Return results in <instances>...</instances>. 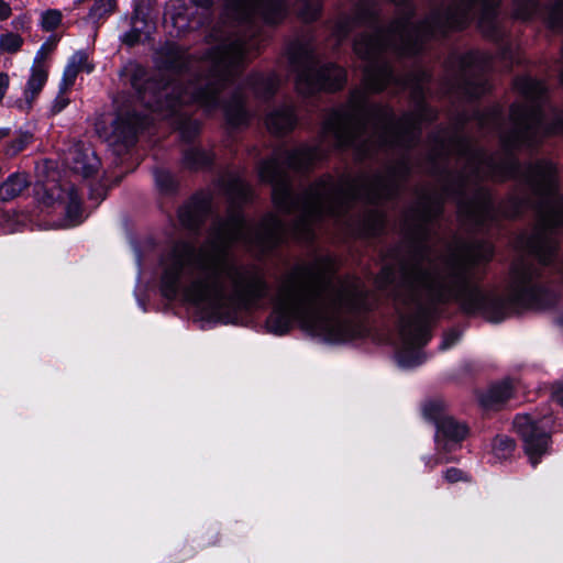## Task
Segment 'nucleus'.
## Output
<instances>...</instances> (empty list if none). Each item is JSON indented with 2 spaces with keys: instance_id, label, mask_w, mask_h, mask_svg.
<instances>
[{
  "instance_id": "nucleus-26",
  "label": "nucleus",
  "mask_w": 563,
  "mask_h": 563,
  "mask_svg": "<svg viewBox=\"0 0 563 563\" xmlns=\"http://www.w3.org/2000/svg\"><path fill=\"white\" fill-rule=\"evenodd\" d=\"M62 12L56 9H49L41 14V26L49 32L56 30L62 23Z\"/></svg>"
},
{
  "instance_id": "nucleus-18",
  "label": "nucleus",
  "mask_w": 563,
  "mask_h": 563,
  "mask_svg": "<svg viewBox=\"0 0 563 563\" xmlns=\"http://www.w3.org/2000/svg\"><path fill=\"white\" fill-rule=\"evenodd\" d=\"M150 31V24L146 22L145 18L141 15V12L136 10L131 20V30L123 35L122 41L132 46L140 42L143 35L147 36Z\"/></svg>"
},
{
  "instance_id": "nucleus-5",
  "label": "nucleus",
  "mask_w": 563,
  "mask_h": 563,
  "mask_svg": "<svg viewBox=\"0 0 563 563\" xmlns=\"http://www.w3.org/2000/svg\"><path fill=\"white\" fill-rule=\"evenodd\" d=\"M366 308V289L358 278L334 276L330 258L296 266L280 283L266 321L271 333L285 334L295 322L329 343L362 336L358 313Z\"/></svg>"
},
{
  "instance_id": "nucleus-25",
  "label": "nucleus",
  "mask_w": 563,
  "mask_h": 563,
  "mask_svg": "<svg viewBox=\"0 0 563 563\" xmlns=\"http://www.w3.org/2000/svg\"><path fill=\"white\" fill-rule=\"evenodd\" d=\"M33 140V135L29 132H19L16 136L7 145L5 154L15 156L23 151Z\"/></svg>"
},
{
  "instance_id": "nucleus-2",
  "label": "nucleus",
  "mask_w": 563,
  "mask_h": 563,
  "mask_svg": "<svg viewBox=\"0 0 563 563\" xmlns=\"http://www.w3.org/2000/svg\"><path fill=\"white\" fill-rule=\"evenodd\" d=\"M439 211L438 201H422L407 219L415 243L402 267L406 288L399 310L396 360L404 368L423 363L421 347L430 340L431 322L439 307L451 299L459 300L467 313L481 314L492 322L523 309H544L555 301V295L539 285V268L526 260L514 264L506 297L473 286V268L493 257V246L482 242L444 253L431 247L427 240L429 224Z\"/></svg>"
},
{
  "instance_id": "nucleus-34",
  "label": "nucleus",
  "mask_w": 563,
  "mask_h": 563,
  "mask_svg": "<svg viewBox=\"0 0 563 563\" xmlns=\"http://www.w3.org/2000/svg\"><path fill=\"white\" fill-rule=\"evenodd\" d=\"M444 478L450 483H455L464 479V474L461 470L451 467L444 472Z\"/></svg>"
},
{
  "instance_id": "nucleus-32",
  "label": "nucleus",
  "mask_w": 563,
  "mask_h": 563,
  "mask_svg": "<svg viewBox=\"0 0 563 563\" xmlns=\"http://www.w3.org/2000/svg\"><path fill=\"white\" fill-rule=\"evenodd\" d=\"M459 339L460 334L456 331L451 330L443 335L439 349L445 351L453 346L459 341Z\"/></svg>"
},
{
  "instance_id": "nucleus-1",
  "label": "nucleus",
  "mask_w": 563,
  "mask_h": 563,
  "mask_svg": "<svg viewBox=\"0 0 563 563\" xmlns=\"http://www.w3.org/2000/svg\"><path fill=\"white\" fill-rule=\"evenodd\" d=\"M422 47H353L364 63L363 86L351 93L346 104L332 111L325 119L322 140L317 146L301 145L292 151H278L261 163L258 176L273 185V201L284 213H294L295 220L287 228L278 217L267 214L261 223L244 219L235 209L251 197L250 186L239 176L229 177L223 185L231 201L227 219L217 220L207 240L196 247L178 242L163 260L164 273L161 290L167 299L181 297L208 316L222 322H233L235 313L251 308L267 292L262 272L236 261L230 252L234 243L258 253H266L282 242L288 233L309 241L313 225L325 217L347 223L344 214L356 200L377 203L396 192V178L407 170L402 161L388 177H322L300 196H294L287 168L307 169L325 156L331 146L353 148L360 157L371 156L376 148L404 151L417 140L423 121L434 118L431 109L421 106L415 113L396 119L387 107L372 106L367 92H379L390 85L422 91L424 74L406 78L394 75L385 60V53L398 56L417 54Z\"/></svg>"
},
{
  "instance_id": "nucleus-43",
  "label": "nucleus",
  "mask_w": 563,
  "mask_h": 563,
  "mask_svg": "<svg viewBox=\"0 0 563 563\" xmlns=\"http://www.w3.org/2000/svg\"><path fill=\"white\" fill-rule=\"evenodd\" d=\"M519 212H520V210H519V209H518V210H515V212H514V213H511L510 216H515V214H517V213H519Z\"/></svg>"
},
{
  "instance_id": "nucleus-3",
  "label": "nucleus",
  "mask_w": 563,
  "mask_h": 563,
  "mask_svg": "<svg viewBox=\"0 0 563 563\" xmlns=\"http://www.w3.org/2000/svg\"><path fill=\"white\" fill-rule=\"evenodd\" d=\"M228 16L235 23L213 34L218 44L197 67L208 69L206 75L188 73L194 60L176 43L162 46L155 56L161 70L170 73L166 82L148 80L146 70L131 64L124 68L141 102L163 119H173L184 140H191L199 132V123L192 120L185 107L196 103L206 112L220 108V95L228 91L230 98L222 104L228 123L238 128L249 122L245 109L246 91L256 98H271L279 86L276 75L253 74L243 84L235 79L244 65L260 47L253 20L261 16L265 22H280L287 13L286 0H224Z\"/></svg>"
},
{
  "instance_id": "nucleus-14",
  "label": "nucleus",
  "mask_w": 563,
  "mask_h": 563,
  "mask_svg": "<svg viewBox=\"0 0 563 563\" xmlns=\"http://www.w3.org/2000/svg\"><path fill=\"white\" fill-rule=\"evenodd\" d=\"M211 202L206 197H195L178 211L180 223L187 229H196L210 214Z\"/></svg>"
},
{
  "instance_id": "nucleus-42",
  "label": "nucleus",
  "mask_w": 563,
  "mask_h": 563,
  "mask_svg": "<svg viewBox=\"0 0 563 563\" xmlns=\"http://www.w3.org/2000/svg\"><path fill=\"white\" fill-rule=\"evenodd\" d=\"M558 269H559L560 272H562V273H563V263H562V264H560V266L558 267Z\"/></svg>"
},
{
  "instance_id": "nucleus-22",
  "label": "nucleus",
  "mask_w": 563,
  "mask_h": 563,
  "mask_svg": "<svg viewBox=\"0 0 563 563\" xmlns=\"http://www.w3.org/2000/svg\"><path fill=\"white\" fill-rule=\"evenodd\" d=\"M422 412L426 419L438 424V421L442 420L443 417L449 415L445 412V407L442 400H429L422 407Z\"/></svg>"
},
{
  "instance_id": "nucleus-37",
  "label": "nucleus",
  "mask_w": 563,
  "mask_h": 563,
  "mask_svg": "<svg viewBox=\"0 0 563 563\" xmlns=\"http://www.w3.org/2000/svg\"><path fill=\"white\" fill-rule=\"evenodd\" d=\"M45 58H46V51H45V46L43 45L41 47V49L36 53L35 58L32 64V67L37 66V68H47V66L45 64Z\"/></svg>"
},
{
  "instance_id": "nucleus-6",
  "label": "nucleus",
  "mask_w": 563,
  "mask_h": 563,
  "mask_svg": "<svg viewBox=\"0 0 563 563\" xmlns=\"http://www.w3.org/2000/svg\"><path fill=\"white\" fill-rule=\"evenodd\" d=\"M289 66L296 74V88L305 96L321 90L341 89L346 81V71L334 64L320 66L310 42L297 40L287 49Z\"/></svg>"
},
{
  "instance_id": "nucleus-29",
  "label": "nucleus",
  "mask_w": 563,
  "mask_h": 563,
  "mask_svg": "<svg viewBox=\"0 0 563 563\" xmlns=\"http://www.w3.org/2000/svg\"><path fill=\"white\" fill-rule=\"evenodd\" d=\"M156 185L163 191H169L174 188V178L169 172L156 170L155 174Z\"/></svg>"
},
{
  "instance_id": "nucleus-15",
  "label": "nucleus",
  "mask_w": 563,
  "mask_h": 563,
  "mask_svg": "<svg viewBox=\"0 0 563 563\" xmlns=\"http://www.w3.org/2000/svg\"><path fill=\"white\" fill-rule=\"evenodd\" d=\"M266 126L274 134L290 132L296 123L297 115L291 104H282L272 110L266 117Z\"/></svg>"
},
{
  "instance_id": "nucleus-39",
  "label": "nucleus",
  "mask_w": 563,
  "mask_h": 563,
  "mask_svg": "<svg viewBox=\"0 0 563 563\" xmlns=\"http://www.w3.org/2000/svg\"><path fill=\"white\" fill-rule=\"evenodd\" d=\"M11 14L12 10L10 4L4 0H0V21L9 19Z\"/></svg>"
},
{
  "instance_id": "nucleus-4",
  "label": "nucleus",
  "mask_w": 563,
  "mask_h": 563,
  "mask_svg": "<svg viewBox=\"0 0 563 563\" xmlns=\"http://www.w3.org/2000/svg\"><path fill=\"white\" fill-rule=\"evenodd\" d=\"M515 89L522 100L510 109L511 128L501 137L506 152L532 147L549 135L563 133V115L555 117L551 124L544 121L541 103L545 88L542 82L520 77L515 81ZM450 152L457 154L464 167L455 184L445 189V195L456 196L467 218L476 224H485L495 213L490 196L477 186L481 179L519 178L529 188L533 197L520 203L536 208L539 219L533 232L522 239L521 244L542 265L552 264L559 249L556 229L563 224V197L556 194L555 166L540 159L520 167L509 153L488 155L460 137L441 139L434 156Z\"/></svg>"
},
{
  "instance_id": "nucleus-13",
  "label": "nucleus",
  "mask_w": 563,
  "mask_h": 563,
  "mask_svg": "<svg viewBox=\"0 0 563 563\" xmlns=\"http://www.w3.org/2000/svg\"><path fill=\"white\" fill-rule=\"evenodd\" d=\"M47 78V68H37V66L31 67V74L25 85L23 98L12 101L11 107L19 109L20 111H29L32 108L34 100L44 88Z\"/></svg>"
},
{
  "instance_id": "nucleus-9",
  "label": "nucleus",
  "mask_w": 563,
  "mask_h": 563,
  "mask_svg": "<svg viewBox=\"0 0 563 563\" xmlns=\"http://www.w3.org/2000/svg\"><path fill=\"white\" fill-rule=\"evenodd\" d=\"M35 195L37 200L46 207L53 206L57 200L63 201L66 205L68 225L81 222L80 200L74 186L62 187L54 183L37 185Z\"/></svg>"
},
{
  "instance_id": "nucleus-27",
  "label": "nucleus",
  "mask_w": 563,
  "mask_h": 563,
  "mask_svg": "<svg viewBox=\"0 0 563 563\" xmlns=\"http://www.w3.org/2000/svg\"><path fill=\"white\" fill-rule=\"evenodd\" d=\"M114 8V0H97L90 9L89 16L98 21L110 14Z\"/></svg>"
},
{
  "instance_id": "nucleus-16",
  "label": "nucleus",
  "mask_w": 563,
  "mask_h": 563,
  "mask_svg": "<svg viewBox=\"0 0 563 563\" xmlns=\"http://www.w3.org/2000/svg\"><path fill=\"white\" fill-rule=\"evenodd\" d=\"M29 177L23 173H14L10 175L0 185V200L10 201L19 197L23 190L29 186Z\"/></svg>"
},
{
  "instance_id": "nucleus-17",
  "label": "nucleus",
  "mask_w": 563,
  "mask_h": 563,
  "mask_svg": "<svg viewBox=\"0 0 563 563\" xmlns=\"http://www.w3.org/2000/svg\"><path fill=\"white\" fill-rule=\"evenodd\" d=\"M515 390V382L512 379H504L493 385L484 395L482 401L485 406H495L509 399Z\"/></svg>"
},
{
  "instance_id": "nucleus-30",
  "label": "nucleus",
  "mask_w": 563,
  "mask_h": 563,
  "mask_svg": "<svg viewBox=\"0 0 563 563\" xmlns=\"http://www.w3.org/2000/svg\"><path fill=\"white\" fill-rule=\"evenodd\" d=\"M78 74L79 70L66 65L60 82V90H66L73 86Z\"/></svg>"
},
{
  "instance_id": "nucleus-8",
  "label": "nucleus",
  "mask_w": 563,
  "mask_h": 563,
  "mask_svg": "<svg viewBox=\"0 0 563 563\" xmlns=\"http://www.w3.org/2000/svg\"><path fill=\"white\" fill-rule=\"evenodd\" d=\"M435 427L437 455L424 460L429 467L450 462L452 457L448 454L454 451L467 434V427L451 416L443 417Z\"/></svg>"
},
{
  "instance_id": "nucleus-41",
  "label": "nucleus",
  "mask_w": 563,
  "mask_h": 563,
  "mask_svg": "<svg viewBox=\"0 0 563 563\" xmlns=\"http://www.w3.org/2000/svg\"><path fill=\"white\" fill-rule=\"evenodd\" d=\"M174 24H175V25L180 24V25H179V27H181L183 25H185V19H183L181 16H178V18H176V19L174 20Z\"/></svg>"
},
{
  "instance_id": "nucleus-33",
  "label": "nucleus",
  "mask_w": 563,
  "mask_h": 563,
  "mask_svg": "<svg viewBox=\"0 0 563 563\" xmlns=\"http://www.w3.org/2000/svg\"><path fill=\"white\" fill-rule=\"evenodd\" d=\"M87 62V55L79 51V52H76L68 60L67 63V66H70L77 70H81L82 66L86 64Z\"/></svg>"
},
{
  "instance_id": "nucleus-24",
  "label": "nucleus",
  "mask_w": 563,
  "mask_h": 563,
  "mask_svg": "<svg viewBox=\"0 0 563 563\" xmlns=\"http://www.w3.org/2000/svg\"><path fill=\"white\" fill-rule=\"evenodd\" d=\"M384 223V216L378 211H374L363 219L362 230L365 234L376 235L383 230Z\"/></svg>"
},
{
  "instance_id": "nucleus-28",
  "label": "nucleus",
  "mask_w": 563,
  "mask_h": 563,
  "mask_svg": "<svg viewBox=\"0 0 563 563\" xmlns=\"http://www.w3.org/2000/svg\"><path fill=\"white\" fill-rule=\"evenodd\" d=\"M23 44V38L14 33H7L0 36V49L8 53L18 52Z\"/></svg>"
},
{
  "instance_id": "nucleus-20",
  "label": "nucleus",
  "mask_w": 563,
  "mask_h": 563,
  "mask_svg": "<svg viewBox=\"0 0 563 563\" xmlns=\"http://www.w3.org/2000/svg\"><path fill=\"white\" fill-rule=\"evenodd\" d=\"M515 450V442L507 435H497L492 444V453L497 460L508 459Z\"/></svg>"
},
{
  "instance_id": "nucleus-11",
  "label": "nucleus",
  "mask_w": 563,
  "mask_h": 563,
  "mask_svg": "<svg viewBox=\"0 0 563 563\" xmlns=\"http://www.w3.org/2000/svg\"><path fill=\"white\" fill-rule=\"evenodd\" d=\"M542 15L553 30L563 29V0H555L544 11L540 8L539 0H516L515 15L528 20L534 15Z\"/></svg>"
},
{
  "instance_id": "nucleus-12",
  "label": "nucleus",
  "mask_w": 563,
  "mask_h": 563,
  "mask_svg": "<svg viewBox=\"0 0 563 563\" xmlns=\"http://www.w3.org/2000/svg\"><path fill=\"white\" fill-rule=\"evenodd\" d=\"M99 164L95 152L89 146L81 144L73 146L65 155V165L85 178L91 176L98 169Z\"/></svg>"
},
{
  "instance_id": "nucleus-7",
  "label": "nucleus",
  "mask_w": 563,
  "mask_h": 563,
  "mask_svg": "<svg viewBox=\"0 0 563 563\" xmlns=\"http://www.w3.org/2000/svg\"><path fill=\"white\" fill-rule=\"evenodd\" d=\"M551 419L530 415H517L514 420V429L523 442V450L532 466L549 452Z\"/></svg>"
},
{
  "instance_id": "nucleus-36",
  "label": "nucleus",
  "mask_w": 563,
  "mask_h": 563,
  "mask_svg": "<svg viewBox=\"0 0 563 563\" xmlns=\"http://www.w3.org/2000/svg\"><path fill=\"white\" fill-rule=\"evenodd\" d=\"M551 398L563 407V384L555 383L552 386Z\"/></svg>"
},
{
  "instance_id": "nucleus-40",
  "label": "nucleus",
  "mask_w": 563,
  "mask_h": 563,
  "mask_svg": "<svg viewBox=\"0 0 563 563\" xmlns=\"http://www.w3.org/2000/svg\"><path fill=\"white\" fill-rule=\"evenodd\" d=\"M197 5L208 8L211 5L212 0H192Z\"/></svg>"
},
{
  "instance_id": "nucleus-21",
  "label": "nucleus",
  "mask_w": 563,
  "mask_h": 563,
  "mask_svg": "<svg viewBox=\"0 0 563 563\" xmlns=\"http://www.w3.org/2000/svg\"><path fill=\"white\" fill-rule=\"evenodd\" d=\"M211 162L210 155L199 147H190L184 153V164L188 168H199Z\"/></svg>"
},
{
  "instance_id": "nucleus-35",
  "label": "nucleus",
  "mask_w": 563,
  "mask_h": 563,
  "mask_svg": "<svg viewBox=\"0 0 563 563\" xmlns=\"http://www.w3.org/2000/svg\"><path fill=\"white\" fill-rule=\"evenodd\" d=\"M68 103H69V99L67 97H65L63 93H60L54 100L53 106H52V111L54 113H58L62 110H64Z\"/></svg>"
},
{
  "instance_id": "nucleus-38",
  "label": "nucleus",
  "mask_w": 563,
  "mask_h": 563,
  "mask_svg": "<svg viewBox=\"0 0 563 563\" xmlns=\"http://www.w3.org/2000/svg\"><path fill=\"white\" fill-rule=\"evenodd\" d=\"M10 85V78L8 74L0 73V102L3 100Z\"/></svg>"
},
{
  "instance_id": "nucleus-10",
  "label": "nucleus",
  "mask_w": 563,
  "mask_h": 563,
  "mask_svg": "<svg viewBox=\"0 0 563 563\" xmlns=\"http://www.w3.org/2000/svg\"><path fill=\"white\" fill-rule=\"evenodd\" d=\"M460 64L466 77V92L474 98L484 93L488 88L478 75L490 67V56L485 53L470 52L462 56Z\"/></svg>"
},
{
  "instance_id": "nucleus-19",
  "label": "nucleus",
  "mask_w": 563,
  "mask_h": 563,
  "mask_svg": "<svg viewBox=\"0 0 563 563\" xmlns=\"http://www.w3.org/2000/svg\"><path fill=\"white\" fill-rule=\"evenodd\" d=\"M321 0H297L296 12L305 22H311L319 18L321 12Z\"/></svg>"
},
{
  "instance_id": "nucleus-23",
  "label": "nucleus",
  "mask_w": 563,
  "mask_h": 563,
  "mask_svg": "<svg viewBox=\"0 0 563 563\" xmlns=\"http://www.w3.org/2000/svg\"><path fill=\"white\" fill-rule=\"evenodd\" d=\"M124 124V120L122 118H119L115 121V130L118 131L120 126ZM145 124L146 123L144 122L143 119L133 114L126 119V126L123 128L121 134L124 139L133 137L139 132V130L145 126Z\"/></svg>"
},
{
  "instance_id": "nucleus-31",
  "label": "nucleus",
  "mask_w": 563,
  "mask_h": 563,
  "mask_svg": "<svg viewBox=\"0 0 563 563\" xmlns=\"http://www.w3.org/2000/svg\"><path fill=\"white\" fill-rule=\"evenodd\" d=\"M78 74L79 70L66 65L60 82V90H66L73 86Z\"/></svg>"
}]
</instances>
